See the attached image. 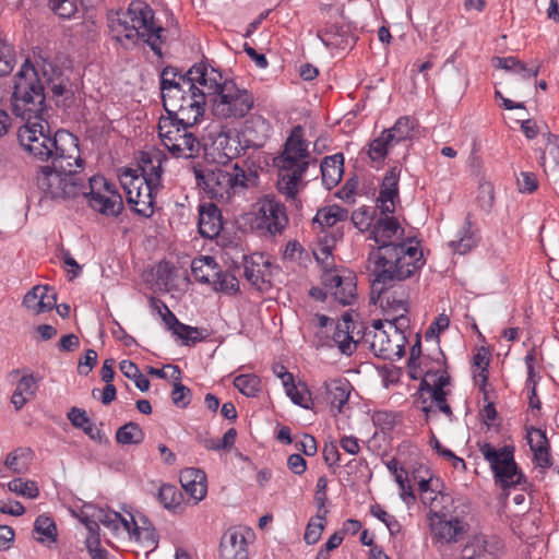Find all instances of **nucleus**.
<instances>
[{"mask_svg": "<svg viewBox=\"0 0 559 559\" xmlns=\"http://www.w3.org/2000/svg\"><path fill=\"white\" fill-rule=\"evenodd\" d=\"M46 94L38 80L34 67L27 61L23 63L14 79L12 94V111L16 117L26 121L19 131L21 145L39 160L51 159V165L43 166L37 177V186L43 193L40 202L46 200L64 201L73 199L83 187V173L72 169L73 163L81 167L83 159L72 157L64 148V143L74 145L75 138L71 133L58 130L53 135L41 123L32 120H43L46 110Z\"/></svg>", "mask_w": 559, "mask_h": 559, "instance_id": "obj_1", "label": "nucleus"}, {"mask_svg": "<svg viewBox=\"0 0 559 559\" xmlns=\"http://www.w3.org/2000/svg\"><path fill=\"white\" fill-rule=\"evenodd\" d=\"M371 282V301L393 287L396 282L412 277L424 264L423 252L417 246L382 245L370 246L368 253Z\"/></svg>", "mask_w": 559, "mask_h": 559, "instance_id": "obj_2", "label": "nucleus"}, {"mask_svg": "<svg viewBox=\"0 0 559 559\" xmlns=\"http://www.w3.org/2000/svg\"><path fill=\"white\" fill-rule=\"evenodd\" d=\"M212 114L217 119H241L253 108L254 97L226 72L209 67L206 83Z\"/></svg>", "mask_w": 559, "mask_h": 559, "instance_id": "obj_3", "label": "nucleus"}, {"mask_svg": "<svg viewBox=\"0 0 559 559\" xmlns=\"http://www.w3.org/2000/svg\"><path fill=\"white\" fill-rule=\"evenodd\" d=\"M308 143L304 139L301 126H295L286 139L283 151L273 159L277 168V190L287 199L294 200L298 193V186L309 167Z\"/></svg>", "mask_w": 559, "mask_h": 559, "instance_id": "obj_4", "label": "nucleus"}, {"mask_svg": "<svg viewBox=\"0 0 559 559\" xmlns=\"http://www.w3.org/2000/svg\"><path fill=\"white\" fill-rule=\"evenodd\" d=\"M193 173L198 187L213 200H229L238 191L248 187V176L237 163L225 164L222 167H194Z\"/></svg>", "mask_w": 559, "mask_h": 559, "instance_id": "obj_5", "label": "nucleus"}, {"mask_svg": "<svg viewBox=\"0 0 559 559\" xmlns=\"http://www.w3.org/2000/svg\"><path fill=\"white\" fill-rule=\"evenodd\" d=\"M83 187L75 195H84L91 209L102 215L117 217L123 211V200L115 183L109 182L103 176H93L85 183L86 176L83 174Z\"/></svg>", "mask_w": 559, "mask_h": 559, "instance_id": "obj_6", "label": "nucleus"}, {"mask_svg": "<svg viewBox=\"0 0 559 559\" xmlns=\"http://www.w3.org/2000/svg\"><path fill=\"white\" fill-rule=\"evenodd\" d=\"M479 450L484 459L490 464L495 479L502 489L521 486L522 490H526L528 484L514 461L513 448L496 449L486 442L480 445Z\"/></svg>", "mask_w": 559, "mask_h": 559, "instance_id": "obj_7", "label": "nucleus"}, {"mask_svg": "<svg viewBox=\"0 0 559 559\" xmlns=\"http://www.w3.org/2000/svg\"><path fill=\"white\" fill-rule=\"evenodd\" d=\"M127 19L139 33V40L145 43L158 57L162 56L164 27L154 22V11L143 1H132L126 11Z\"/></svg>", "mask_w": 559, "mask_h": 559, "instance_id": "obj_8", "label": "nucleus"}, {"mask_svg": "<svg viewBox=\"0 0 559 559\" xmlns=\"http://www.w3.org/2000/svg\"><path fill=\"white\" fill-rule=\"evenodd\" d=\"M209 103L207 90L201 88L199 83H194L193 88H185L179 92L178 100L174 107L165 100L163 107L167 115L181 117L186 126H195L205 112V106Z\"/></svg>", "mask_w": 559, "mask_h": 559, "instance_id": "obj_9", "label": "nucleus"}, {"mask_svg": "<svg viewBox=\"0 0 559 559\" xmlns=\"http://www.w3.org/2000/svg\"><path fill=\"white\" fill-rule=\"evenodd\" d=\"M287 224L288 216L285 205L274 197H266L259 203L252 228L261 235L276 237L283 234Z\"/></svg>", "mask_w": 559, "mask_h": 559, "instance_id": "obj_10", "label": "nucleus"}, {"mask_svg": "<svg viewBox=\"0 0 559 559\" xmlns=\"http://www.w3.org/2000/svg\"><path fill=\"white\" fill-rule=\"evenodd\" d=\"M210 64L206 62H199L193 64L187 72L180 74L178 80H169L160 78L159 88L162 92L163 103L166 100L171 107L178 100L179 92L187 88H193L194 83H199L203 87L206 83L207 70Z\"/></svg>", "mask_w": 559, "mask_h": 559, "instance_id": "obj_11", "label": "nucleus"}, {"mask_svg": "<svg viewBox=\"0 0 559 559\" xmlns=\"http://www.w3.org/2000/svg\"><path fill=\"white\" fill-rule=\"evenodd\" d=\"M404 234L405 230L396 217H379L371 227L369 238L373 239L377 246H409L407 242H411V239H406Z\"/></svg>", "mask_w": 559, "mask_h": 559, "instance_id": "obj_12", "label": "nucleus"}, {"mask_svg": "<svg viewBox=\"0 0 559 559\" xmlns=\"http://www.w3.org/2000/svg\"><path fill=\"white\" fill-rule=\"evenodd\" d=\"M109 33L111 37L121 44L124 49H132L139 43V33L133 24L127 19L126 11L117 12L109 16Z\"/></svg>", "mask_w": 559, "mask_h": 559, "instance_id": "obj_13", "label": "nucleus"}, {"mask_svg": "<svg viewBox=\"0 0 559 559\" xmlns=\"http://www.w3.org/2000/svg\"><path fill=\"white\" fill-rule=\"evenodd\" d=\"M243 263L246 280L258 290L267 292L271 288V280L263 277L262 267H271V262L265 260L262 253H257L250 257L243 255Z\"/></svg>", "mask_w": 559, "mask_h": 559, "instance_id": "obj_14", "label": "nucleus"}, {"mask_svg": "<svg viewBox=\"0 0 559 559\" xmlns=\"http://www.w3.org/2000/svg\"><path fill=\"white\" fill-rule=\"evenodd\" d=\"M272 128L270 122L260 115L251 116L246 120L242 135L247 147L260 148L270 138Z\"/></svg>", "mask_w": 559, "mask_h": 559, "instance_id": "obj_15", "label": "nucleus"}, {"mask_svg": "<svg viewBox=\"0 0 559 559\" xmlns=\"http://www.w3.org/2000/svg\"><path fill=\"white\" fill-rule=\"evenodd\" d=\"M248 555L245 535L235 528L227 530L221 539V559H248Z\"/></svg>", "mask_w": 559, "mask_h": 559, "instance_id": "obj_16", "label": "nucleus"}, {"mask_svg": "<svg viewBox=\"0 0 559 559\" xmlns=\"http://www.w3.org/2000/svg\"><path fill=\"white\" fill-rule=\"evenodd\" d=\"M199 233L203 238L213 239L222 230V217L219 209L210 203L200 206L199 213Z\"/></svg>", "mask_w": 559, "mask_h": 559, "instance_id": "obj_17", "label": "nucleus"}, {"mask_svg": "<svg viewBox=\"0 0 559 559\" xmlns=\"http://www.w3.org/2000/svg\"><path fill=\"white\" fill-rule=\"evenodd\" d=\"M180 483L185 491L195 500L201 501L206 496V475L203 471L189 467L180 473Z\"/></svg>", "mask_w": 559, "mask_h": 559, "instance_id": "obj_18", "label": "nucleus"}, {"mask_svg": "<svg viewBox=\"0 0 559 559\" xmlns=\"http://www.w3.org/2000/svg\"><path fill=\"white\" fill-rule=\"evenodd\" d=\"M472 214L468 213L465 217L464 224L457 233V239L451 240L449 247L454 253L466 254L474 249L479 242L478 230L474 229Z\"/></svg>", "mask_w": 559, "mask_h": 559, "instance_id": "obj_19", "label": "nucleus"}, {"mask_svg": "<svg viewBox=\"0 0 559 559\" xmlns=\"http://www.w3.org/2000/svg\"><path fill=\"white\" fill-rule=\"evenodd\" d=\"M318 37L325 47L331 49L345 50L346 48H352L356 43V38L349 35L343 26L338 25H329L320 29Z\"/></svg>", "mask_w": 559, "mask_h": 559, "instance_id": "obj_20", "label": "nucleus"}, {"mask_svg": "<svg viewBox=\"0 0 559 559\" xmlns=\"http://www.w3.org/2000/svg\"><path fill=\"white\" fill-rule=\"evenodd\" d=\"M417 121L414 118L403 116L400 117L391 128L384 129L383 134H386L394 147L403 145L407 150L409 145L408 142L412 141L414 136Z\"/></svg>", "mask_w": 559, "mask_h": 559, "instance_id": "obj_21", "label": "nucleus"}, {"mask_svg": "<svg viewBox=\"0 0 559 559\" xmlns=\"http://www.w3.org/2000/svg\"><path fill=\"white\" fill-rule=\"evenodd\" d=\"M320 169L324 187L328 190L333 189L340 183L344 173V155L336 153L325 156L320 164Z\"/></svg>", "mask_w": 559, "mask_h": 559, "instance_id": "obj_22", "label": "nucleus"}, {"mask_svg": "<svg viewBox=\"0 0 559 559\" xmlns=\"http://www.w3.org/2000/svg\"><path fill=\"white\" fill-rule=\"evenodd\" d=\"M155 190L156 189L152 188L150 183H146L145 187L142 188V191H135V194H133L131 191H128L127 202L135 214L145 218H148L153 215Z\"/></svg>", "mask_w": 559, "mask_h": 559, "instance_id": "obj_23", "label": "nucleus"}, {"mask_svg": "<svg viewBox=\"0 0 559 559\" xmlns=\"http://www.w3.org/2000/svg\"><path fill=\"white\" fill-rule=\"evenodd\" d=\"M200 141L197 136L189 131V128H182V135L178 141L171 142L167 148L169 153L176 158H194L200 152Z\"/></svg>", "mask_w": 559, "mask_h": 559, "instance_id": "obj_24", "label": "nucleus"}, {"mask_svg": "<svg viewBox=\"0 0 559 559\" xmlns=\"http://www.w3.org/2000/svg\"><path fill=\"white\" fill-rule=\"evenodd\" d=\"M370 348L377 357L383 359H392L394 356L402 357L404 354V344H394L386 331L373 332Z\"/></svg>", "mask_w": 559, "mask_h": 559, "instance_id": "obj_25", "label": "nucleus"}, {"mask_svg": "<svg viewBox=\"0 0 559 559\" xmlns=\"http://www.w3.org/2000/svg\"><path fill=\"white\" fill-rule=\"evenodd\" d=\"M67 417L73 427L82 429L84 433L87 435L93 441L98 443L104 442V432L92 423L91 418L87 416L83 408H79L76 406L71 407L67 414Z\"/></svg>", "mask_w": 559, "mask_h": 559, "instance_id": "obj_26", "label": "nucleus"}, {"mask_svg": "<svg viewBox=\"0 0 559 559\" xmlns=\"http://www.w3.org/2000/svg\"><path fill=\"white\" fill-rule=\"evenodd\" d=\"M451 377L447 371H442L436 379V386L429 395L431 403L435 404L438 411L443 413L450 420L453 419V412L451 406L448 404L447 399L450 391L445 388L450 385Z\"/></svg>", "mask_w": 559, "mask_h": 559, "instance_id": "obj_27", "label": "nucleus"}, {"mask_svg": "<svg viewBox=\"0 0 559 559\" xmlns=\"http://www.w3.org/2000/svg\"><path fill=\"white\" fill-rule=\"evenodd\" d=\"M466 530L467 524L455 516L449 520L440 519L436 534L439 539L452 543L457 542Z\"/></svg>", "mask_w": 559, "mask_h": 559, "instance_id": "obj_28", "label": "nucleus"}, {"mask_svg": "<svg viewBox=\"0 0 559 559\" xmlns=\"http://www.w3.org/2000/svg\"><path fill=\"white\" fill-rule=\"evenodd\" d=\"M356 275L353 272H344L342 284L332 292L334 299L343 306H350L357 298Z\"/></svg>", "mask_w": 559, "mask_h": 559, "instance_id": "obj_29", "label": "nucleus"}, {"mask_svg": "<svg viewBox=\"0 0 559 559\" xmlns=\"http://www.w3.org/2000/svg\"><path fill=\"white\" fill-rule=\"evenodd\" d=\"M325 386L331 406L335 407L337 412L341 413L343 406L349 399L350 383L346 379H338L325 383Z\"/></svg>", "mask_w": 559, "mask_h": 559, "instance_id": "obj_30", "label": "nucleus"}, {"mask_svg": "<svg viewBox=\"0 0 559 559\" xmlns=\"http://www.w3.org/2000/svg\"><path fill=\"white\" fill-rule=\"evenodd\" d=\"M217 262L214 257L200 255L191 263V272L197 282L211 284L213 274L216 272Z\"/></svg>", "mask_w": 559, "mask_h": 559, "instance_id": "obj_31", "label": "nucleus"}, {"mask_svg": "<svg viewBox=\"0 0 559 559\" xmlns=\"http://www.w3.org/2000/svg\"><path fill=\"white\" fill-rule=\"evenodd\" d=\"M33 533L37 534L38 536L35 537V539L38 543L45 544V543H56L58 537V531L57 525L52 518L40 514L35 519Z\"/></svg>", "mask_w": 559, "mask_h": 559, "instance_id": "obj_32", "label": "nucleus"}, {"mask_svg": "<svg viewBox=\"0 0 559 559\" xmlns=\"http://www.w3.org/2000/svg\"><path fill=\"white\" fill-rule=\"evenodd\" d=\"M348 218V210L340 205H330L320 209L314 218L313 224H318L320 227H332L337 222H343Z\"/></svg>", "mask_w": 559, "mask_h": 559, "instance_id": "obj_33", "label": "nucleus"}, {"mask_svg": "<svg viewBox=\"0 0 559 559\" xmlns=\"http://www.w3.org/2000/svg\"><path fill=\"white\" fill-rule=\"evenodd\" d=\"M32 456L33 451L29 448H17L7 455L4 465L15 474H25L29 468Z\"/></svg>", "mask_w": 559, "mask_h": 559, "instance_id": "obj_34", "label": "nucleus"}, {"mask_svg": "<svg viewBox=\"0 0 559 559\" xmlns=\"http://www.w3.org/2000/svg\"><path fill=\"white\" fill-rule=\"evenodd\" d=\"M211 285L218 293L236 295L239 293V282L237 277L228 271H222L217 264L216 272L213 274Z\"/></svg>", "mask_w": 559, "mask_h": 559, "instance_id": "obj_35", "label": "nucleus"}, {"mask_svg": "<svg viewBox=\"0 0 559 559\" xmlns=\"http://www.w3.org/2000/svg\"><path fill=\"white\" fill-rule=\"evenodd\" d=\"M495 61H497V67L521 74L524 80L536 78L539 73V67L528 68L525 63L520 61L516 57H496Z\"/></svg>", "mask_w": 559, "mask_h": 559, "instance_id": "obj_36", "label": "nucleus"}, {"mask_svg": "<svg viewBox=\"0 0 559 559\" xmlns=\"http://www.w3.org/2000/svg\"><path fill=\"white\" fill-rule=\"evenodd\" d=\"M29 62L34 69L37 72L38 80L41 84H44L39 78V72H41L43 78L45 79V82H51V80H58L63 75L62 69L55 63L48 56H44L43 52H39L36 58V64L35 67L28 59L25 60L24 63ZM45 87V85H43Z\"/></svg>", "mask_w": 559, "mask_h": 559, "instance_id": "obj_37", "label": "nucleus"}, {"mask_svg": "<svg viewBox=\"0 0 559 559\" xmlns=\"http://www.w3.org/2000/svg\"><path fill=\"white\" fill-rule=\"evenodd\" d=\"M144 438V431L141 426L134 421L124 424L116 431V440L122 445L140 444L143 442Z\"/></svg>", "mask_w": 559, "mask_h": 559, "instance_id": "obj_38", "label": "nucleus"}, {"mask_svg": "<svg viewBox=\"0 0 559 559\" xmlns=\"http://www.w3.org/2000/svg\"><path fill=\"white\" fill-rule=\"evenodd\" d=\"M141 162L143 163V166H141L139 170H141L142 177L146 179L145 182L150 183L152 188L158 189L160 186V177L163 173L160 158H156L157 164L155 165L153 157L150 154H143Z\"/></svg>", "mask_w": 559, "mask_h": 559, "instance_id": "obj_39", "label": "nucleus"}, {"mask_svg": "<svg viewBox=\"0 0 559 559\" xmlns=\"http://www.w3.org/2000/svg\"><path fill=\"white\" fill-rule=\"evenodd\" d=\"M333 341L340 352L346 356H350L356 350L357 343L354 341L348 326H343L341 322H337L335 325Z\"/></svg>", "mask_w": 559, "mask_h": 559, "instance_id": "obj_40", "label": "nucleus"}, {"mask_svg": "<svg viewBox=\"0 0 559 559\" xmlns=\"http://www.w3.org/2000/svg\"><path fill=\"white\" fill-rule=\"evenodd\" d=\"M285 392L292 402L305 409L311 408V393L305 383H295V380L290 383H285Z\"/></svg>", "mask_w": 559, "mask_h": 559, "instance_id": "obj_41", "label": "nucleus"}, {"mask_svg": "<svg viewBox=\"0 0 559 559\" xmlns=\"http://www.w3.org/2000/svg\"><path fill=\"white\" fill-rule=\"evenodd\" d=\"M157 499L164 508L175 513L178 509H181L182 495L176 486L169 484L162 485L157 493Z\"/></svg>", "mask_w": 559, "mask_h": 559, "instance_id": "obj_42", "label": "nucleus"}, {"mask_svg": "<svg viewBox=\"0 0 559 559\" xmlns=\"http://www.w3.org/2000/svg\"><path fill=\"white\" fill-rule=\"evenodd\" d=\"M394 146L383 131L369 144L368 156L372 162H383L393 151Z\"/></svg>", "mask_w": 559, "mask_h": 559, "instance_id": "obj_43", "label": "nucleus"}, {"mask_svg": "<svg viewBox=\"0 0 559 559\" xmlns=\"http://www.w3.org/2000/svg\"><path fill=\"white\" fill-rule=\"evenodd\" d=\"M328 510L318 512L316 516L311 518L308 522L304 535V539L308 545H314L319 542L321 534L325 527Z\"/></svg>", "mask_w": 559, "mask_h": 559, "instance_id": "obj_44", "label": "nucleus"}, {"mask_svg": "<svg viewBox=\"0 0 559 559\" xmlns=\"http://www.w3.org/2000/svg\"><path fill=\"white\" fill-rule=\"evenodd\" d=\"M234 386L248 397H254L261 391V380L255 374H239L234 379Z\"/></svg>", "mask_w": 559, "mask_h": 559, "instance_id": "obj_45", "label": "nucleus"}, {"mask_svg": "<svg viewBox=\"0 0 559 559\" xmlns=\"http://www.w3.org/2000/svg\"><path fill=\"white\" fill-rule=\"evenodd\" d=\"M168 367L173 368L171 377L176 380L171 392L173 403L178 407H186L190 403V400H186V397L190 395L191 391L179 381L181 378L180 368L176 365H169Z\"/></svg>", "mask_w": 559, "mask_h": 559, "instance_id": "obj_46", "label": "nucleus"}, {"mask_svg": "<svg viewBox=\"0 0 559 559\" xmlns=\"http://www.w3.org/2000/svg\"><path fill=\"white\" fill-rule=\"evenodd\" d=\"M15 63L16 58L13 46L0 38V76L10 74Z\"/></svg>", "mask_w": 559, "mask_h": 559, "instance_id": "obj_47", "label": "nucleus"}, {"mask_svg": "<svg viewBox=\"0 0 559 559\" xmlns=\"http://www.w3.org/2000/svg\"><path fill=\"white\" fill-rule=\"evenodd\" d=\"M8 489L16 495L35 499L39 496V489L35 481H24L22 478H14L8 483Z\"/></svg>", "mask_w": 559, "mask_h": 559, "instance_id": "obj_48", "label": "nucleus"}, {"mask_svg": "<svg viewBox=\"0 0 559 559\" xmlns=\"http://www.w3.org/2000/svg\"><path fill=\"white\" fill-rule=\"evenodd\" d=\"M91 516L97 519L99 523L110 528L111 531H118L120 527L121 514L116 511L94 508Z\"/></svg>", "mask_w": 559, "mask_h": 559, "instance_id": "obj_49", "label": "nucleus"}, {"mask_svg": "<svg viewBox=\"0 0 559 559\" xmlns=\"http://www.w3.org/2000/svg\"><path fill=\"white\" fill-rule=\"evenodd\" d=\"M133 528L132 533L134 536V540L143 543L146 547H152V549L157 547L158 539L155 533L154 527H140L134 519H132Z\"/></svg>", "mask_w": 559, "mask_h": 559, "instance_id": "obj_50", "label": "nucleus"}, {"mask_svg": "<svg viewBox=\"0 0 559 559\" xmlns=\"http://www.w3.org/2000/svg\"><path fill=\"white\" fill-rule=\"evenodd\" d=\"M371 419L373 425L382 431L392 430L396 424V414L391 411H376Z\"/></svg>", "mask_w": 559, "mask_h": 559, "instance_id": "obj_51", "label": "nucleus"}, {"mask_svg": "<svg viewBox=\"0 0 559 559\" xmlns=\"http://www.w3.org/2000/svg\"><path fill=\"white\" fill-rule=\"evenodd\" d=\"M188 328L191 330H181L178 336L182 341L183 345L197 344L199 342L206 340L210 336L206 329L191 325H188Z\"/></svg>", "mask_w": 559, "mask_h": 559, "instance_id": "obj_52", "label": "nucleus"}, {"mask_svg": "<svg viewBox=\"0 0 559 559\" xmlns=\"http://www.w3.org/2000/svg\"><path fill=\"white\" fill-rule=\"evenodd\" d=\"M376 210L370 211L369 209H358L352 213L350 219L356 228L360 231H365L369 227H372V215Z\"/></svg>", "mask_w": 559, "mask_h": 559, "instance_id": "obj_53", "label": "nucleus"}, {"mask_svg": "<svg viewBox=\"0 0 559 559\" xmlns=\"http://www.w3.org/2000/svg\"><path fill=\"white\" fill-rule=\"evenodd\" d=\"M176 126H181L182 128H192L193 126H186V121H181V117L177 116H169L166 117L162 116L158 121V135L164 141L167 136L168 130H174Z\"/></svg>", "mask_w": 559, "mask_h": 559, "instance_id": "obj_54", "label": "nucleus"}, {"mask_svg": "<svg viewBox=\"0 0 559 559\" xmlns=\"http://www.w3.org/2000/svg\"><path fill=\"white\" fill-rule=\"evenodd\" d=\"M45 290H47V285L34 286L24 296L22 301L23 306L26 307L28 310H32L35 314H40L41 312H38L37 302L39 301V294H43V292Z\"/></svg>", "mask_w": 559, "mask_h": 559, "instance_id": "obj_55", "label": "nucleus"}, {"mask_svg": "<svg viewBox=\"0 0 559 559\" xmlns=\"http://www.w3.org/2000/svg\"><path fill=\"white\" fill-rule=\"evenodd\" d=\"M162 320L169 331L173 332L177 337L179 336L181 330H190L187 324L180 322L177 317L168 307H165V312L162 313Z\"/></svg>", "mask_w": 559, "mask_h": 559, "instance_id": "obj_56", "label": "nucleus"}, {"mask_svg": "<svg viewBox=\"0 0 559 559\" xmlns=\"http://www.w3.org/2000/svg\"><path fill=\"white\" fill-rule=\"evenodd\" d=\"M51 10L62 19H70L75 13L71 0H49Z\"/></svg>", "mask_w": 559, "mask_h": 559, "instance_id": "obj_57", "label": "nucleus"}, {"mask_svg": "<svg viewBox=\"0 0 559 559\" xmlns=\"http://www.w3.org/2000/svg\"><path fill=\"white\" fill-rule=\"evenodd\" d=\"M57 294L52 287L47 285V290L39 294V301L37 302L38 312H48L56 307Z\"/></svg>", "mask_w": 559, "mask_h": 559, "instance_id": "obj_58", "label": "nucleus"}, {"mask_svg": "<svg viewBox=\"0 0 559 559\" xmlns=\"http://www.w3.org/2000/svg\"><path fill=\"white\" fill-rule=\"evenodd\" d=\"M528 444L532 451L538 447L540 449L550 448L546 431L535 427H531L528 430Z\"/></svg>", "mask_w": 559, "mask_h": 559, "instance_id": "obj_59", "label": "nucleus"}, {"mask_svg": "<svg viewBox=\"0 0 559 559\" xmlns=\"http://www.w3.org/2000/svg\"><path fill=\"white\" fill-rule=\"evenodd\" d=\"M516 181L520 192L532 193L537 189V179L534 173L522 171Z\"/></svg>", "mask_w": 559, "mask_h": 559, "instance_id": "obj_60", "label": "nucleus"}, {"mask_svg": "<svg viewBox=\"0 0 559 559\" xmlns=\"http://www.w3.org/2000/svg\"><path fill=\"white\" fill-rule=\"evenodd\" d=\"M477 202L480 209L489 212L493 204V190L490 185H481L477 195Z\"/></svg>", "mask_w": 559, "mask_h": 559, "instance_id": "obj_61", "label": "nucleus"}, {"mask_svg": "<svg viewBox=\"0 0 559 559\" xmlns=\"http://www.w3.org/2000/svg\"><path fill=\"white\" fill-rule=\"evenodd\" d=\"M326 488H328V478L325 476L319 477L316 486L314 493V503L318 508V512H322L325 510L326 503Z\"/></svg>", "mask_w": 559, "mask_h": 559, "instance_id": "obj_62", "label": "nucleus"}, {"mask_svg": "<svg viewBox=\"0 0 559 559\" xmlns=\"http://www.w3.org/2000/svg\"><path fill=\"white\" fill-rule=\"evenodd\" d=\"M525 365L527 369L526 386L528 389L536 388L540 377L535 371L536 357L533 352L528 353L525 358Z\"/></svg>", "mask_w": 559, "mask_h": 559, "instance_id": "obj_63", "label": "nucleus"}, {"mask_svg": "<svg viewBox=\"0 0 559 559\" xmlns=\"http://www.w3.org/2000/svg\"><path fill=\"white\" fill-rule=\"evenodd\" d=\"M401 176V168L399 166L391 167L382 179L381 187L386 190L399 191V181Z\"/></svg>", "mask_w": 559, "mask_h": 559, "instance_id": "obj_64", "label": "nucleus"}]
</instances>
